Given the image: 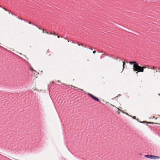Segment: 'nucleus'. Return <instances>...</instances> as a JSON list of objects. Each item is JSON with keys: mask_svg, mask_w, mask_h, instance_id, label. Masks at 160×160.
<instances>
[{"mask_svg": "<svg viewBox=\"0 0 160 160\" xmlns=\"http://www.w3.org/2000/svg\"><path fill=\"white\" fill-rule=\"evenodd\" d=\"M136 118L135 117H134L133 118Z\"/></svg>", "mask_w": 160, "mask_h": 160, "instance_id": "nucleus-15", "label": "nucleus"}, {"mask_svg": "<svg viewBox=\"0 0 160 160\" xmlns=\"http://www.w3.org/2000/svg\"><path fill=\"white\" fill-rule=\"evenodd\" d=\"M155 67L153 66V67H151L150 68L151 69H152L153 70H154V73H155V72H157V70H155Z\"/></svg>", "mask_w": 160, "mask_h": 160, "instance_id": "nucleus-4", "label": "nucleus"}, {"mask_svg": "<svg viewBox=\"0 0 160 160\" xmlns=\"http://www.w3.org/2000/svg\"><path fill=\"white\" fill-rule=\"evenodd\" d=\"M0 7H1V8H2V7H1V5H0Z\"/></svg>", "mask_w": 160, "mask_h": 160, "instance_id": "nucleus-20", "label": "nucleus"}, {"mask_svg": "<svg viewBox=\"0 0 160 160\" xmlns=\"http://www.w3.org/2000/svg\"><path fill=\"white\" fill-rule=\"evenodd\" d=\"M141 122V123H143V122Z\"/></svg>", "mask_w": 160, "mask_h": 160, "instance_id": "nucleus-21", "label": "nucleus"}, {"mask_svg": "<svg viewBox=\"0 0 160 160\" xmlns=\"http://www.w3.org/2000/svg\"><path fill=\"white\" fill-rule=\"evenodd\" d=\"M72 87H73L74 88H75V87H74V86H72ZM76 88V90H80L81 91H83V90L82 89H80V88Z\"/></svg>", "mask_w": 160, "mask_h": 160, "instance_id": "nucleus-5", "label": "nucleus"}, {"mask_svg": "<svg viewBox=\"0 0 160 160\" xmlns=\"http://www.w3.org/2000/svg\"><path fill=\"white\" fill-rule=\"evenodd\" d=\"M42 32H43V33L44 32V30H43Z\"/></svg>", "mask_w": 160, "mask_h": 160, "instance_id": "nucleus-19", "label": "nucleus"}, {"mask_svg": "<svg viewBox=\"0 0 160 160\" xmlns=\"http://www.w3.org/2000/svg\"><path fill=\"white\" fill-rule=\"evenodd\" d=\"M31 69L32 70H33V69H32V68H31Z\"/></svg>", "mask_w": 160, "mask_h": 160, "instance_id": "nucleus-16", "label": "nucleus"}, {"mask_svg": "<svg viewBox=\"0 0 160 160\" xmlns=\"http://www.w3.org/2000/svg\"><path fill=\"white\" fill-rule=\"evenodd\" d=\"M19 54H20V55H22V53H19Z\"/></svg>", "mask_w": 160, "mask_h": 160, "instance_id": "nucleus-18", "label": "nucleus"}, {"mask_svg": "<svg viewBox=\"0 0 160 160\" xmlns=\"http://www.w3.org/2000/svg\"><path fill=\"white\" fill-rule=\"evenodd\" d=\"M52 34H53V35H56V34L55 33H52Z\"/></svg>", "mask_w": 160, "mask_h": 160, "instance_id": "nucleus-9", "label": "nucleus"}, {"mask_svg": "<svg viewBox=\"0 0 160 160\" xmlns=\"http://www.w3.org/2000/svg\"><path fill=\"white\" fill-rule=\"evenodd\" d=\"M95 53H96V51H93V54H95Z\"/></svg>", "mask_w": 160, "mask_h": 160, "instance_id": "nucleus-7", "label": "nucleus"}, {"mask_svg": "<svg viewBox=\"0 0 160 160\" xmlns=\"http://www.w3.org/2000/svg\"><path fill=\"white\" fill-rule=\"evenodd\" d=\"M57 82H60V81H58H58H57Z\"/></svg>", "mask_w": 160, "mask_h": 160, "instance_id": "nucleus-13", "label": "nucleus"}, {"mask_svg": "<svg viewBox=\"0 0 160 160\" xmlns=\"http://www.w3.org/2000/svg\"><path fill=\"white\" fill-rule=\"evenodd\" d=\"M58 38H60V37H59V36H58Z\"/></svg>", "mask_w": 160, "mask_h": 160, "instance_id": "nucleus-14", "label": "nucleus"}, {"mask_svg": "<svg viewBox=\"0 0 160 160\" xmlns=\"http://www.w3.org/2000/svg\"><path fill=\"white\" fill-rule=\"evenodd\" d=\"M49 34H52V33L51 32H50Z\"/></svg>", "mask_w": 160, "mask_h": 160, "instance_id": "nucleus-12", "label": "nucleus"}, {"mask_svg": "<svg viewBox=\"0 0 160 160\" xmlns=\"http://www.w3.org/2000/svg\"><path fill=\"white\" fill-rule=\"evenodd\" d=\"M125 63L124 62H123V68H124V65H125Z\"/></svg>", "mask_w": 160, "mask_h": 160, "instance_id": "nucleus-6", "label": "nucleus"}, {"mask_svg": "<svg viewBox=\"0 0 160 160\" xmlns=\"http://www.w3.org/2000/svg\"><path fill=\"white\" fill-rule=\"evenodd\" d=\"M29 24H31V22H29Z\"/></svg>", "mask_w": 160, "mask_h": 160, "instance_id": "nucleus-17", "label": "nucleus"}, {"mask_svg": "<svg viewBox=\"0 0 160 160\" xmlns=\"http://www.w3.org/2000/svg\"><path fill=\"white\" fill-rule=\"evenodd\" d=\"M45 33H46L48 34V32L47 31H46V32H45Z\"/></svg>", "mask_w": 160, "mask_h": 160, "instance_id": "nucleus-10", "label": "nucleus"}, {"mask_svg": "<svg viewBox=\"0 0 160 160\" xmlns=\"http://www.w3.org/2000/svg\"><path fill=\"white\" fill-rule=\"evenodd\" d=\"M3 8V9H4L5 10V11H7V10L6 9H5V8Z\"/></svg>", "mask_w": 160, "mask_h": 160, "instance_id": "nucleus-11", "label": "nucleus"}, {"mask_svg": "<svg viewBox=\"0 0 160 160\" xmlns=\"http://www.w3.org/2000/svg\"><path fill=\"white\" fill-rule=\"evenodd\" d=\"M145 157L148 158H151V159L152 158H158V159L159 158H160V157H159L155 156H153V155H145Z\"/></svg>", "mask_w": 160, "mask_h": 160, "instance_id": "nucleus-3", "label": "nucleus"}, {"mask_svg": "<svg viewBox=\"0 0 160 160\" xmlns=\"http://www.w3.org/2000/svg\"><path fill=\"white\" fill-rule=\"evenodd\" d=\"M158 71L159 72H160V68H159L158 69Z\"/></svg>", "mask_w": 160, "mask_h": 160, "instance_id": "nucleus-8", "label": "nucleus"}, {"mask_svg": "<svg viewBox=\"0 0 160 160\" xmlns=\"http://www.w3.org/2000/svg\"><path fill=\"white\" fill-rule=\"evenodd\" d=\"M88 95L89 96H90L94 100L96 101H97L98 102H99L100 101V100L98 98L95 97L92 94H91L90 93H88Z\"/></svg>", "mask_w": 160, "mask_h": 160, "instance_id": "nucleus-2", "label": "nucleus"}, {"mask_svg": "<svg viewBox=\"0 0 160 160\" xmlns=\"http://www.w3.org/2000/svg\"><path fill=\"white\" fill-rule=\"evenodd\" d=\"M129 63L131 64H133V70L138 72H143L144 68H146L145 67H142L138 65V64L136 62H130Z\"/></svg>", "mask_w": 160, "mask_h": 160, "instance_id": "nucleus-1", "label": "nucleus"}]
</instances>
